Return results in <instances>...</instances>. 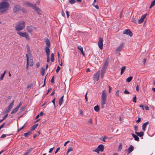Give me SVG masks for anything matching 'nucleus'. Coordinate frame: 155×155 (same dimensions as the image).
Here are the masks:
<instances>
[{"label": "nucleus", "mask_w": 155, "mask_h": 155, "mask_svg": "<svg viewBox=\"0 0 155 155\" xmlns=\"http://www.w3.org/2000/svg\"><path fill=\"white\" fill-rule=\"evenodd\" d=\"M73 151V148H72V147H71L70 148H69L67 152V154H68L70 152H71V151Z\"/></svg>", "instance_id": "79ce46f5"}, {"label": "nucleus", "mask_w": 155, "mask_h": 155, "mask_svg": "<svg viewBox=\"0 0 155 155\" xmlns=\"http://www.w3.org/2000/svg\"><path fill=\"white\" fill-rule=\"evenodd\" d=\"M93 6H94V7H95V8L97 9H98L99 8V7H98V6L96 4V5H93Z\"/></svg>", "instance_id": "338daca9"}, {"label": "nucleus", "mask_w": 155, "mask_h": 155, "mask_svg": "<svg viewBox=\"0 0 155 155\" xmlns=\"http://www.w3.org/2000/svg\"><path fill=\"white\" fill-rule=\"evenodd\" d=\"M139 86L138 85H137L136 87V90L137 92H138L139 91Z\"/></svg>", "instance_id": "13d9d810"}, {"label": "nucleus", "mask_w": 155, "mask_h": 155, "mask_svg": "<svg viewBox=\"0 0 155 155\" xmlns=\"http://www.w3.org/2000/svg\"><path fill=\"white\" fill-rule=\"evenodd\" d=\"M134 147L132 145H130L129 148L127 150V151L128 152V154L130 153L132 151L134 150Z\"/></svg>", "instance_id": "a211bd4d"}, {"label": "nucleus", "mask_w": 155, "mask_h": 155, "mask_svg": "<svg viewBox=\"0 0 155 155\" xmlns=\"http://www.w3.org/2000/svg\"><path fill=\"white\" fill-rule=\"evenodd\" d=\"M124 34H126L128 35L130 37L132 36L133 34L129 29H127L125 30L123 32Z\"/></svg>", "instance_id": "f8f14e48"}, {"label": "nucleus", "mask_w": 155, "mask_h": 155, "mask_svg": "<svg viewBox=\"0 0 155 155\" xmlns=\"http://www.w3.org/2000/svg\"><path fill=\"white\" fill-rule=\"evenodd\" d=\"M9 5V4L5 0L0 2V12L2 13L6 12L8 10Z\"/></svg>", "instance_id": "f257e3e1"}, {"label": "nucleus", "mask_w": 155, "mask_h": 155, "mask_svg": "<svg viewBox=\"0 0 155 155\" xmlns=\"http://www.w3.org/2000/svg\"><path fill=\"white\" fill-rule=\"evenodd\" d=\"M93 6H94V7H95V8L97 9H98L99 8V7H98V6L96 4V5H93Z\"/></svg>", "instance_id": "69168bd1"}, {"label": "nucleus", "mask_w": 155, "mask_h": 155, "mask_svg": "<svg viewBox=\"0 0 155 155\" xmlns=\"http://www.w3.org/2000/svg\"><path fill=\"white\" fill-rule=\"evenodd\" d=\"M105 70H102L101 71V77L102 78H103L104 77V75L105 73Z\"/></svg>", "instance_id": "4c0bfd02"}, {"label": "nucleus", "mask_w": 155, "mask_h": 155, "mask_svg": "<svg viewBox=\"0 0 155 155\" xmlns=\"http://www.w3.org/2000/svg\"><path fill=\"white\" fill-rule=\"evenodd\" d=\"M133 78V77L130 76L126 80V82L127 83H129L131 81Z\"/></svg>", "instance_id": "cd10ccee"}, {"label": "nucleus", "mask_w": 155, "mask_h": 155, "mask_svg": "<svg viewBox=\"0 0 155 155\" xmlns=\"http://www.w3.org/2000/svg\"><path fill=\"white\" fill-rule=\"evenodd\" d=\"M45 69L44 68H42L41 71V75L43 76L45 72Z\"/></svg>", "instance_id": "c9c22d12"}, {"label": "nucleus", "mask_w": 155, "mask_h": 155, "mask_svg": "<svg viewBox=\"0 0 155 155\" xmlns=\"http://www.w3.org/2000/svg\"><path fill=\"white\" fill-rule=\"evenodd\" d=\"M145 108L147 110H148L149 109V107L147 106H145Z\"/></svg>", "instance_id": "680f3d73"}, {"label": "nucleus", "mask_w": 155, "mask_h": 155, "mask_svg": "<svg viewBox=\"0 0 155 155\" xmlns=\"http://www.w3.org/2000/svg\"><path fill=\"white\" fill-rule=\"evenodd\" d=\"M54 147H53V148H50L49 151V153H51L52 151L53 150V149L54 148Z\"/></svg>", "instance_id": "bf43d9fd"}, {"label": "nucleus", "mask_w": 155, "mask_h": 155, "mask_svg": "<svg viewBox=\"0 0 155 155\" xmlns=\"http://www.w3.org/2000/svg\"><path fill=\"white\" fill-rule=\"evenodd\" d=\"M38 126V124H35L34 125L31 127V128L30 130L31 131H32L33 130H35Z\"/></svg>", "instance_id": "a878e982"}, {"label": "nucleus", "mask_w": 155, "mask_h": 155, "mask_svg": "<svg viewBox=\"0 0 155 155\" xmlns=\"http://www.w3.org/2000/svg\"><path fill=\"white\" fill-rule=\"evenodd\" d=\"M119 90H117L116 92L115 95L118 97L119 96Z\"/></svg>", "instance_id": "09e8293b"}, {"label": "nucleus", "mask_w": 155, "mask_h": 155, "mask_svg": "<svg viewBox=\"0 0 155 155\" xmlns=\"http://www.w3.org/2000/svg\"><path fill=\"white\" fill-rule=\"evenodd\" d=\"M146 61V58L144 59L143 61V62L144 64H145Z\"/></svg>", "instance_id": "0e129e2a"}, {"label": "nucleus", "mask_w": 155, "mask_h": 155, "mask_svg": "<svg viewBox=\"0 0 155 155\" xmlns=\"http://www.w3.org/2000/svg\"><path fill=\"white\" fill-rule=\"evenodd\" d=\"M32 149L31 148H30L24 154L25 155H28L29 153L32 150Z\"/></svg>", "instance_id": "f704fd0d"}, {"label": "nucleus", "mask_w": 155, "mask_h": 155, "mask_svg": "<svg viewBox=\"0 0 155 155\" xmlns=\"http://www.w3.org/2000/svg\"><path fill=\"white\" fill-rule=\"evenodd\" d=\"M33 9L36 12L39 14H41V11L39 8L36 7L35 5L34 6L33 8Z\"/></svg>", "instance_id": "dca6fc26"}, {"label": "nucleus", "mask_w": 155, "mask_h": 155, "mask_svg": "<svg viewBox=\"0 0 155 155\" xmlns=\"http://www.w3.org/2000/svg\"><path fill=\"white\" fill-rule=\"evenodd\" d=\"M78 49L81 51L83 50V48L81 46H79L78 47Z\"/></svg>", "instance_id": "c03bdc74"}, {"label": "nucleus", "mask_w": 155, "mask_h": 155, "mask_svg": "<svg viewBox=\"0 0 155 155\" xmlns=\"http://www.w3.org/2000/svg\"><path fill=\"white\" fill-rule=\"evenodd\" d=\"M107 98V91L104 90L103 91L101 94V105L102 108L104 107V105L105 104Z\"/></svg>", "instance_id": "7ed1b4c3"}, {"label": "nucleus", "mask_w": 155, "mask_h": 155, "mask_svg": "<svg viewBox=\"0 0 155 155\" xmlns=\"http://www.w3.org/2000/svg\"><path fill=\"white\" fill-rule=\"evenodd\" d=\"M45 42L47 46V47H49L50 45V43L49 39L47 38H45Z\"/></svg>", "instance_id": "aec40b11"}, {"label": "nucleus", "mask_w": 155, "mask_h": 155, "mask_svg": "<svg viewBox=\"0 0 155 155\" xmlns=\"http://www.w3.org/2000/svg\"><path fill=\"white\" fill-rule=\"evenodd\" d=\"M45 50L46 52L47 56H49L50 50L49 47L47 46L45 47Z\"/></svg>", "instance_id": "2eb2a0df"}, {"label": "nucleus", "mask_w": 155, "mask_h": 155, "mask_svg": "<svg viewBox=\"0 0 155 155\" xmlns=\"http://www.w3.org/2000/svg\"><path fill=\"white\" fill-rule=\"evenodd\" d=\"M8 114H7L6 115H5V116H4L3 117V118L0 120V123L2 122V121H3L8 116Z\"/></svg>", "instance_id": "58836bf2"}, {"label": "nucleus", "mask_w": 155, "mask_h": 155, "mask_svg": "<svg viewBox=\"0 0 155 155\" xmlns=\"http://www.w3.org/2000/svg\"><path fill=\"white\" fill-rule=\"evenodd\" d=\"M124 93L125 94H129V92L126 90H125L124 91Z\"/></svg>", "instance_id": "864d4df0"}, {"label": "nucleus", "mask_w": 155, "mask_h": 155, "mask_svg": "<svg viewBox=\"0 0 155 155\" xmlns=\"http://www.w3.org/2000/svg\"><path fill=\"white\" fill-rule=\"evenodd\" d=\"M126 69V67L125 66L122 67L121 69L120 74L121 75L124 72Z\"/></svg>", "instance_id": "bb28decb"}, {"label": "nucleus", "mask_w": 155, "mask_h": 155, "mask_svg": "<svg viewBox=\"0 0 155 155\" xmlns=\"http://www.w3.org/2000/svg\"><path fill=\"white\" fill-rule=\"evenodd\" d=\"M6 134H3L2 135L1 137L2 138H4L6 137Z\"/></svg>", "instance_id": "5fc2aeb1"}, {"label": "nucleus", "mask_w": 155, "mask_h": 155, "mask_svg": "<svg viewBox=\"0 0 155 155\" xmlns=\"http://www.w3.org/2000/svg\"><path fill=\"white\" fill-rule=\"evenodd\" d=\"M135 133L138 136L140 137H142L143 135L144 134L143 132H135Z\"/></svg>", "instance_id": "412c9836"}, {"label": "nucleus", "mask_w": 155, "mask_h": 155, "mask_svg": "<svg viewBox=\"0 0 155 155\" xmlns=\"http://www.w3.org/2000/svg\"><path fill=\"white\" fill-rule=\"evenodd\" d=\"M97 148L99 151L102 152L104 150V146L103 145L101 144L98 146Z\"/></svg>", "instance_id": "6ab92c4d"}, {"label": "nucleus", "mask_w": 155, "mask_h": 155, "mask_svg": "<svg viewBox=\"0 0 155 155\" xmlns=\"http://www.w3.org/2000/svg\"><path fill=\"white\" fill-rule=\"evenodd\" d=\"M133 101L134 103L136 102V95H135L134 97L133 98Z\"/></svg>", "instance_id": "a18cd8bd"}, {"label": "nucleus", "mask_w": 155, "mask_h": 155, "mask_svg": "<svg viewBox=\"0 0 155 155\" xmlns=\"http://www.w3.org/2000/svg\"><path fill=\"white\" fill-rule=\"evenodd\" d=\"M21 7L18 5H15L13 8V12L14 13L18 12L21 10Z\"/></svg>", "instance_id": "6e6552de"}, {"label": "nucleus", "mask_w": 155, "mask_h": 155, "mask_svg": "<svg viewBox=\"0 0 155 155\" xmlns=\"http://www.w3.org/2000/svg\"><path fill=\"white\" fill-rule=\"evenodd\" d=\"M98 45L99 48L102 50L103 48V39L101 38H100L98 42Z\"/></svg>", "instance_id": "9d476101"}, {"label": "nucleus", "mask_w": 155, "mask_h": 155, "mask_svg": "<svg viewBox=\"0 0 155 155\" xmlns=\"http://www.w3.org/2000/svg\"><path fill=\"white\" fill-rule=\"evenodd\" d=\"M64 97V95H63L61 97V98L59 99L58 103L60 106H61L62 104V102L63 101Z\"/></svg>", "instance_id": "4be33fe9"}, {"label": "nucleus", "mask_w": 155, "mask_h": 155, "mask_svg": "<svg viewBox=\"0 0 155 155\" xmlns=\"http://www.w3.org/2000/svg\"><path fill=\"white\" fill-rule=\"evenodd\" d=\"M155 5V1L154 0L153 1L151 2V5L149 7L150 8V9L152 7H153Z\"/></svg>", "instance_id": "72a5a7b5"}, {"label": "nucleus", "mask_w": 155, "mask_h": 155, "mask_svg": "<svg viewBox=\"0 0 155 155\" xmlns=\"http://www.w3.org/2000/svg\"><path fill=\"white\" fill-rule=\"evenodd\" d=\"M14 101L13 100L12 102L11 103L10 105L8 106V108L6 109L5 111V112L6 113H8L9 112L11 109L13 107V105L14 104Z\"/></svg>", "instance_id": "9b49d317"}, {"label": "nucleus", "mask_w": 155, "mask_h": 155, "mask_svg": "<svg viewBox=\"0 0 155 155\" xmlns=\"http://www.w3.org/2000/svg\"><path fill=\"white\" fill-rule=\"evenodd\" d=\"M27 61H28V63L31 66L33 65V58L32 56L26 57Z\"/></svg>", "instance_id": "423d86ee"}, {"label": "nucleus", "mask_w": 155, "mask_h": 155, "mask_svg": "<svg viewBox=\"0 0 155 155\" xmlns=\"http://www.w3.org/2000/svg\"><path fill=\"white\" fill-rule=\"evenodd\" d=\"M148 122H147L143 124L142 125V130L143 131H145V130L146 127L147 125L148 124Z\"/></svg>", "instance_id": "5701e85b"}, {"label": "nucleus", "mask_w": 155, "mask_h": 155, "mask_svg": "<svg viewBox=\"0 0 155 155\" xmlns=\"http://www.w3.org/2000/svg\"><path fill=\"white\" fill-rule=\"evenodd\" d=\"M108 64V63L107 62L105 63L103 65L102 70L105 71L106 68H107Z\"/></svg>", "instance_id": "393cba45"}, {"label": "nucleus", "mask_w": 155, "mask_h": 155, "mask_svg": "<svg viewBox=\"0 0 155 155\" xmlns=\"http://www.w3.org/2000/svg\"><path fill=\"white\" fill-rule=\"evenodd\" d=\"M35 5L32 4L31 3L27 2H25L24 3V5L26 7H31L33 8L34 6Z\"/></svg>", "instance_id": "ddd939ff"}, {"label": "nucleus", "mask_w": 155, "mask_h": 155, "mask_svg": "<svg viewBox=\"0 0 155 155\" xmlns=\"http://www.w3.org/2000/svg\"><path fill=\"white\" fill-rule=\"evenodd\" d=\"M32 85L31 84H28L27 85V88H28V89L29 88H30V87H31Z\"/></svg>", "instance_id": "774afa93"}, {"label": "nucleus", "mask_w": 155, "mask_h": 155, "mask_svg": "<svg viewBox=\"0 0 155 155\" xmlns=\"http://www.w3.org/2000/svg\"><path fill=\"white\" fill-rule=\"evenodd\" d=\"M132 135L133 136V137L134 138V139L135 140H136L137 141H139V138L137 137V136L136 135H135V134H133V133L132 134Z\"/></svg>", "instance_id": "b1692460"}, {"label": "nucleus", "mask_w": 155, "mask_h": 155, "mask_svg": "<svg viewBox=\"0 0 155 155\" xmlns=\"http://www.w3.org/2000/svg\"><path fill=\"white\" fill-rule=\"evenodd\" d=\"M47 62L48 63L50 61L49 56H47Z\"/></svg>", "instance_id": "603ef678"}, {"label": "nucleus", "mask_w": 155, "mask_h": 155, "mask_svg": "<svg viewBox=\"0 0 155 155\" xmlns=\"http://www.w3.org/2000/svg\"><path fill=\"white\" fill-rule=\"evenodd\" d=\"M20 11H21L24 13H26L27 12V10L24 8H21V10Z\"/></svg>", "instance_id": "e433bc0d"}, {"label": "nucleus", "mask_w": 155, "mask_h": 155, "mask_svg": "<svg viewBox=\"0 0 155 155\" xmlns=\"http://www.w3.org/2000/svg\"><path fill=\"white\" fill-rule=\"evenodd\" d=\"M122 148V145L121 143H120L118 148V151H120Z\"/></svg>", "instance_id": "ea45409f"}, {"label": "nucleus", "mask_w": 155, "mask_h": 155, "mask_svg": "<svg viewBox=\"0 0 155 155\" xmlns=\"http://www.w3.org/2000/svg\"><path fill=\"white\" fill-rule=\"evenodd\" d=\"M36 28L32 25L27 26L26 27L27 31L30 33H31L34 29H36Z\"/></svg>", "instance_id": "0eeeda50"}, {"label": "nucleus", "mask_w": 155, "mask_h": 155, "mask_svg": "<svg viewBox=\"0 0 155 155\" xmlns=\"http://www.w3.org/2000/svg\"><path fill=\"white\" fill-rule=\"evenodd\" d=\"M60 149V147H58V148H57V149L55 151V153L56 154V153H57L58 152V150Z\"/></svg>", "instance_id": "052dcab7"}, {"label": "nucleus", "mask_w": 155, "mask_h": 155, "mask_svg": "<svg viewBox=\"0 0 155 155\" xmlns=\"http://www.w3.org/2000/svg\"><path fill=\"white\" fill-rule=\"evenodd\" d=\"M75 2V0H70L69 1V3L72 4H74Z\"/></svg>", "instance_id": "37998d69"}, {"label": "nucleus", "mask_w": 155, "mask_h": 155, "mask_svg": "<svg viewBox=\"0 0 155 155\" xmlns=\"http://www.w3.org/2000/svg\"><path fill=\"white\" fill-rule=\"evenodd\" d=\"M18 109V107H16L12 111L11 114H12L15 113L16 112Z\"/></svg>", "instance_id": "c85d7f7f"}, {"label": "nucleus", "mask_w": 155, "mask_h": 155, "mask_svg": "<svg viewBox=\"0 0 155 155\" xmlns=\"http://www.w3.org/2000/svg\"><path fill=\"white\" fill-rule=\"evenodd\" d=\"M27 53L26 54V56H32L31 54V51L30 50V48L28 46V45H27Z\"/></svg>", "instance_id": "4468645a"}, {"label": "nucleus", "mask_w": 155, "mask_h": 155, "mask_svg": "<svg viewBox=\"0 0 155 155\" xmlns=\"http://www.w3.org/2000/svg\"><path fill=\"white\" fill-rule=\"evenodd\" d=\"M25 124H24L20 128H19L18 129V131L19 132L20 131L23 129L25 127Z\"/></svg>", "instance_id": "de8ad7c7"}, {"label": "nucleus", "mask_w": 155, "mask_h": 155, "mask_svg": "<svg viewBox=\"0 0 155 155\" xmlns=\"http://www.w3.org/2000/svg\"><path fill=\"white\" fill-rule=\"evenodd\" d=\"M100 73V71H99L94 74L93 77V80L94 81H98L99 80Z\"/></svg>", "instance_id": "1a4fd4ad"}, {"label": "nucleus", "mask_w": 155, "mask_h": 155, "mask_svg": "<svg viewBox=\"0 0 155 155\" xmlns=\"http://www.w3.org/2000/svg\"><path fill=\"white\" fill-rule=\"evenodd\" d=\"M141 120V119L140 117H138V119L136 121L137 123H139Z\"/></svg>", "instance_id": "e2e57ef3"}, {"label": "nucleus", "mask_w": 155, "mask_h": 155, "mask_svg": "<svg viewBox=\"0 0 155 155\" xmlns=\"http://www.w3.org/2000/svg\"><path fill=\"white\" fill-rule=\"evenodd\" d=\"M60 68H61L59 66H58L57 69L56 70V72L57 73H58L60 69Z\"/></svg>", "instance_id": "49530a36"}, {"label": "nucleus", "mask_w": 155, "mask_h": 155, "mask_svg": "<svg viewBox=\"0 0 155 155\" xmlns=\"http://www.w3.org/2000/svg\"><path fill=\"white\" fill-rule=\"evenodd\" d=\"M31 131H28V132L25 133L24 134V136L25 137H28L29 135L31 134Z\"/></svg>", "instance_id": "7c9ffc66"}, {"label": "nucleus", "mask_w": 155, "mask_h": 155, "mask_svg": "<svg viewBox=\"0 0 155 155\" xmlns=\"http://www.w3.org/2000/svg\"><path fill=\"white\" fill-rule=\"evenodd\" d=\"M132 21L134 23H136V22H137L136 20V19H135L134 18H133L132 20Z\"/></svg>", "instance_id": "6e6d98bb"}, {"label": "nucleus", "mask_w": 155, "mask_h": 155, "mask_svg": "<svg viewBox=\"0 0 155 155\" xmlns=\"http://www.w3.org/2000/svg\"><path fill=\"white\" fill-rule=\"evenodd\" d=\"M146 16V14H145L143 15L141 17V18L138 20V23L139 24H140L142 23L145 18Z\"/></svg>", "instance_id": "f3484780"}, {"label": "nucleus", "mask_w": 155, "mask_h": 155, "mask_svg": "<svg viewBox=\"0 0 155 155\" xmlns=\"http://www.w3.org/2000/svg\"><path fill=\"white\" fill-rule=\"evenodd\" d=\"M99 150L98 149V148H97V149H95V150H93V151H94L95 152H96L97 153H99Z\"/></svg>", "instance_id": "3c124183"}, {"label": "nucleus", "mask_w": 155, "mask_h": 155, "mask_svg": "<svg viewBox=\"0 0 155 155\" xmlns=\"http://www.w3.org/2000/svg\"><path fill=\"white\" fill-rule=\"evenodd\" d=\"M5 123H3L0 126V129H1L4 126V125H5Z\"/></svg>", "instance_id": "8fccbe9b"}, {"label": "nucleus", "mask_w": 155, "mask_h": 155, "mask_svg": "<svg viewBox=\"0 0 155 155\" xmlns=\"http://www.w3.org/2000/svg\"><path fill=\"white\" fill-rule=\"evenodd\" d=\"M124 43H121L119 45L118 47L115 50V52H116V54H117L118 55L120 54V52L122 50L124 46Z\"/></svg>", "instance_id": "39448f33"}, {"label": "nucleus", "mask_w": 155, "mask_h": 155, "mask_svg": "<svg viewBox=\"0 0 155 155\" xmlns=\"http://www.w3.org/2000/svg\"><path fill=\"white\" fill-rule=\"evenodd\" d=\"M6 72V71H5L3 74H1V76L0 77V79L1 80H2L3 79V77H4Z\"/></svg>", "instance_id": "473e14b6"}, {"label": "nucleus", "mask_w": 155, "mask_h": 155, "mask_svg": "<svg viewBox=\"0 0 155 155\" xmlns=\"http://www.w3.org/2000/svg\"><path fill=\"white\" fill-rule=\"evenodd\" d=\"M51 82L52 83H54V77H53L51 78Z\"/></svg>", "instance_id": "4d7b16f0"}, {"label": "nucleus", "mask_w": 155, "mask_h": 155, "mask_svg": "<svg viewBox=\"0 0 155 155\" xmlns=\"http://www.w3.org/2000/svg\"><path fill=\"white\" fill-rule=\"evenodd\" d=\"M108 137L105 136L103 138H101V140L103 141H104V142H105L106 141V140H105V139H107L108 138Z\"/></svg>", "instance_id": "a19ab883"}, {"label": "nucleus", "mask_w": 155, "mask_h": 155, "mask_svg": "<svg viewBox=\"0 0 155 155\" xmlns=\"http://www.w3.org/2000/svg\"><path fill=\"white\" fill-rule=\"evenodd\" d=\"M94 109V110L97 112H99L100 110V108L99 107L98 105H97L95 106Z\"/></svg>", "instance_id": "c756f323"}, {"label": "nucleus", "mask_w": 155, "mask_h": 155, "mask_svg": "<svg viewBox=\"0 0 155 155\" xmlns=\"http://www.w3.org/2000/svg\"><path fill=\"white\" fill-rule=\"evenodd\" d=\"M51 60L52 62H53L54 60V54L53 53H51Z\"/></svg>", "instance_id": "2f4dec72"}, {"label": "nucleus", "mask_w": 155, "mask_h": 155, "mask_svg": "<svg viewBox=\"0 0 155 155\" xmlns=\"http://www.w3.org/2000/svg\"><path fill=\"white\" fill-rule=\"evenodd\" d=\"M17 34L21 37L25 38L28 40L29 39V34L26 32H22L18 31L17 32Z\"/></svg>", "instance_id": "20e7f679"}, {"label": "nucleus", "mask_w": 155, "mask_h": 155, "mask_svg": "<svg viewBox=\"0 0 155 155\" xmlns=\"http://www.w3.org/2000/svg\"><path fill=\"white\" fill-rule=\"evenodd\" d=\"M25 23L24 21H21L18 22L15 26V30L17 31H21L23 30L25 27Z\"/></svg>", "instance_id": "f03ea898"}]
</instances>
